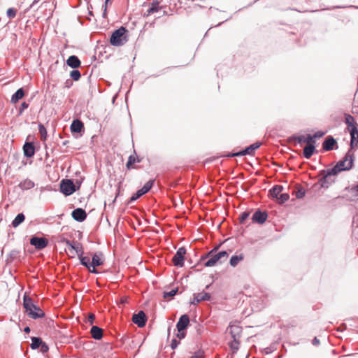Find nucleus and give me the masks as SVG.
<instances>
[{
    "instance_id": "1",
    "label": "nucleus",
    "mask_w": 358,
    "mask_h": 358,
    "mask_svg": "<svg viewBox=\"0 0 358 358\" xmlns=\"http://www.w3.org/2000/svg\"><path fill=\"white\" fill-rule=\"evenodd\" d=\"M343 122L350 136V148L348 150L355 152L358 149V124L356 119L350 114L345 113Z\"/></svg>"
},
{
    "instance_id": "2",
    "label": "nucleus",
    "mask_w": 358,
    "mask_h": 358,
    "mask_svg": "<svg viewBox=\"0 0 358 358\" xmlns=\"http://www.w3.org/2000/svg\"><path fill=\"white\" fill-rule=\"evenodd\" d=\"M355 155L354 152L348 150L344 157L331 168V171L338 174L342 171H350L355 166Z\"/></svg>"
},
{
    "instance_id": "3",
    "label": "nucleus",
    "mask_w": 358,
    "mask_h": 358,
    "mask_svg": "<svg viewBox=\"0 0 358 358\" xmlns=\"http://www.w3.org/2000/svg\"><path fill=\"white\" fill-rule=\"evenodd\" d=\"M229 254L226 251H220L217 252V248H214L210 250L208 254L203 257V259H207L203 263L206 267H211L217 265V264H222L225 262L228 258Z\"/></svg>"
},
{
    "instance_id": "4",
    "label": "nucleus",
    "mask_w": 358,
    "mask_h": 358,
    "mask_svg": "<svg viewBox=\"0 0 358 358\" xmlns=\"http://www.w3.org/2000/svg\"><path fill=\"white\" fill-rule=\"evenodd\" d=\"M23 307L27 315L32 319L36 320L43 318L45 316L43 310L36 306L29 296H24Z\"/></svg>"
},
{
    "instance_id": "5",
    "label": "nucleus",
    "mask_w": 358,
    "mask_h": 358,
    "mask_svg": "<svg viewBox=\"0 0 358 358\" xmlns=\"http://www.w3.org/2000/svg\"><path fill=\"white\" fill-rule=\"evenodd\" d=\"M337 175V173H334L331 171V168L320 171L319 173L320 180L318 183L315 182V188H316L317 185H320V187L322 188H328L334 182V180L332 179V176Z\"/></svg>"
},
{
    "instance_id": "6",
    "label": "nucleus",
    "mask_w": 358,
    "mask_h": 358,
    "mask_svg": "<svg viewBox=\"0 0 358 358\" xmlns=\"http://www.w3.org/2000/svg\"><path fill=\"white\" fill-rule=\"evenodd\" d=\"M127 30L124 27L116 29L113 32L110 42L113 46H121L127 41V36L125 35Z\"/></svg>"
},
{
    "instance_id": "7",
    "label": "nucleus",
    "mask_w": 358,
    "mask_h": 358,
    "mask_svg": "<svg viewBox=\"0 0 358 358\" xmlns=\"http://www.w3.org/2000/svg\"><path fill=\"white\" fill-rule=\"evenodd\" d=\"M60 190L64 195L69 196L76 191V188L72 180L63 179L60 183Z\"/></svg>"
},
{
    "instance_id": "8",
    "label": "nucleus",
    "mask_w": 358,
    "mask_h": 358,
    "mask_svg": "<svg viewBox=\"0 0 358 358\" xmlns=\"http://www.w3.org/2000/svg\"><path fill=\"white\" fill-rule=\"evenodd\" d=\"M322 149L323 152L338 149L337 140L331 135L327 136L322 143Z\"/></svg>"
},
{
    "instance_id": "9",
    "label": "nucleus",
    "mask_w": 358,
    "mask_h": 358,
    "mask_svg": "<svg viewBox=\"0 0 358 358\" xmlns=\"http://www.w3.org/2000/svg\"><path fill=\"white\" fill-rule=\"evenodd\" d=\"M186 249L184 247L180 248L172 259L173 265L177 267H182L184 266L185 255Z\"/></svg>"
},
{
    "instance_id": "10",
    "label": "nucleus",
    "mask_w": 358,
    "mask_h": 358,
    "mask_svg": "<svg viewBox=\"0 0 358 358\" xmlns=\"http://www.w3.org/2000/svg\"><path fill=\"white\" fill-rule=\"evenodd\" d=\"M30 244L36 250H42L48 245V241L44 237L33 236L30 239Z\"/></svg>"
},
{
    "instance_id": "11",
    "label": "nucleus",
    "mask_w": 358,
    "mask_h": 358,
    "mask_svg": "<svg viewBox=\"0 0 358 358\" xmlns=\"http://www.w3.org/2000/svg\"><path fill=\"white\" fill-rule=\"evenodd\" d=\"M132 321L138 327H143L147 322V316L143 310H140L133 315Z\"/></svg>"
},
{
    "instance_id": "12",
    "label": "nucleus",
    "mask_w": 358,
    "mask_h": 358,
    "mask_svg": "<svg viewBox=\"0 0 358 358\" xmlns=\"http://www.w3.org/2000/svg\"><path fill=\"white\" fill-rule=\"evenodd\" d=\"M260 145H261L260 143H255L249 145L244 150H243L238 152L232 154V156H244V155H253L254 151L255 150H257V148H259L260 147Z\"/></svg>"
},
{
    "instance_id": "13",
    "label": "nucleus",
    "mask_w": 358,
    "mask_h": 358,
    "mask_svg": "<svg viewBox=\"0 0 358 358\" xmlns=\"http://www.w3.org/2000/svg\"><path fill=\"white\" fill-rule=\"evenodd\" d=\"M210 299V294L208 292H201L194 294L193 301L191 302L192 304L196 305L199 303L204 301H209Z\"/></svg>"
},
{
    "instance_id": "14",
    "label": "nucleus",
    "mask_w": 358,
    "mask_h": 358,
    "mask_svg": "<svg viewBox=\"0 0 358 358\" xmlns=\"http://www.w3.org/2000/svg\"><path fill=\"white\" fill-rule=\"evenodd\" d=\"M71 215L75 220L80 222L84 221L87 217V213L85 210L80 208L73 210L72 211Z\"/></svg>"
},
{
    "instance_id": "15",
    "label": "nucleus",
    "mask_w": 358,
    "mask_h": 358,
    "mask_svg": "<svg viewBox=\"0 0 358 358\" xmlns=\"http://www.w3.org/2000/svg\"><path fill=\"white\" fill-rule=\"evenodd\" d=\"M189 323V318L187 315H182L176 324L178 332L184 331L188 327Z\"/></svg>"
},
{
    "instance_id": "16",
    "label": "nucleus",
    "mask_w": 358,
    "mask_h": 358,
    "mask_svg": "<svg viewBox=\"0 0 358 358\" xmlns=\"http://www.w3.org/2000/svg\"><path fill=\"white\" fill-rule=\"evenodd\" d=\"M267 217L268 215L266 212L258 210L253 214L252 219L254 222L262 224L266 222Z\"/></svg>"
},
{
    "instance_id": "17",
    "label": "nucleus",
    "mask_w": 358,
    "mask_h": 358,
    "mask_svg": "<svg viewBox=\"0 0 358 358\" xmlns=\"http://www.w3.org/2000/svg\"><path fill=\"white\" fill-rule=\"evenodd\" d=\"M293 138L299 144L307 143L308 145L313 142V136L310 134L295 135Z\"/></svg>"
},
{
    "instance_id": "18",
    "label": "nucleus",
    "mask_w": 358,
    "mask_h": 358,
    "mask_svg": "<svg viewBox=\"0 0 358 358\" xmlns=\"http://www.w3.org/2000/svg\"><path fill=\"white\" fill-rule=\"evenodd\" d=\"M227 331L231 334L232 338L240 339L242 328L238 325H230L227 328Z\"/></svg>"
},
{
    "instance_id": "19",
    "label": "nucleus",
    "mask_w": 358,
    "mask_h": 358,
    "mask_svg": "<svg viewBox=\"0 0 358 358\" xmlns=\"http://www.w3.org/2000/svg\"><path fill=\"white\" fill-rule=\"evenodd\" d=\"M24 155L27 157H31L35 153V147L31 142H26L23 146Z\"/></svg>"
},
{
    "instance_id": "20",
    "label": "nucleus",
    "mask_w": 358,
    "mask_h": 358,
    "mask_svg": "<svg viewBox=\"0 0 358 358\" xmlns=\"http://www.w3.org/2000/svg\"><path fill=\"white\" fill-rule=\"evenodd\" d=\"M66 64L69 66L73 69H77L80 66V61L76 55L70 56L66 60Z\"/></svg>"
},
{
    "instance_id": "21",
    "label": "nucleus",
    "mask_w": 358,
    "mask_h": 358,
    "mask_svg": "<svg viewBox=\"0 0 358 358\" xmlns=\"http://www.w3.org/2000/svg\"><path fill=\"white\" fill-rule=\"evenodd\" d=\"M90 333L94 339L100 340L103 337V330L97 326H92Z\"/></svg>"
},
{
    "instance_id": "22",
    "label": "nucleus",
    "mask_w": 358,
    "mask_h": 358,
    "mask_svg": "<svg viewBox=\"0 0 358 358\" xmlns=\"http://www.w3.org/2000/svg\"><path fill=\"white\" fill-rule=\"evenodd\" d=\"M83 127V123L80 120H74L71 125V131L73 133H80Z\"/></svg>"
},
{
    "instance_id": "23",
    "label": "nucleus",
    "mask_w": 358,
    "mask_h": 358,
    "mask_svg": "<svg viewBox=\"0 0 358 358\" xmlns=\"http://www.w3.org/2000/svg\"><path fill=\"white\" fill-rule=\"evenodd\" d=\"M24 96V91L22 88L18 89L12 96L11 102L13 103H16L21 99H22Z\"/></svg>"
},
{
    "instance_id": "24",
    "label": "nucleus",
    "mask_w": 358,
    "mask_h": 358,
    "mask_svg": "<svg viewBox=\"0 0 358 358\" xmlns=\"http://www.w3.org/2000/svg\"><path fill=\"white\" fill-rule=\"evenodd\" d=\"M19 187L23 190H27L34 187V182L29 179H25L20 182Z\"/></svg>"
},
{
    "instance_id": "25",
    "label": "nucleus",
    "mask_w": 358,
    "mask_h": 358,
    "mask_svg": "<svg viewBox=\"0 0 358 358\" xmlns=\"http://www.w3.org/2000/svg\"><path fill=\"white\" fill-rule=\"evenodd\" d=\"M306 187L303 185H297L295 187L294 192L295 193L296 197L297 199H302L306 192Z\"/></svg>"
},
{
    "instance_id": "26",
    "label": "nucleus",
    "mask_w": 358,
    "mask_h": 358,
    "mask_svg": "<svg viewBox=\"0 0 358 358\" xmlns=\"http://www.w3.org/2000/svg\"><path fill=\"white\" fill-rule=\"evenodd\" d=\"M101 253H95L92 256V266H99L103 264V262L101 259Z\"/></svg>"
},
{
    "instance_id": "27",
    "label": "nucleus",
    "mask_w": 358,
    "mask_h": 358,
    "mask_svg": "<svg viewBox=\"0 0 358 358\" xmlns=\"http://www.w3.org/2000/svg\"><path fill=\"white\" fill-rule=\"evenodd\" d=\"M283 189L282 186L276 185L273 186L269 191L270 194L275 198H278Z\"/></svg>"
},
{
    "instance_id": "28",
    "label": "nucleus",
    "mask_w": 358,
    "mask_h": 358,
    "mask_svg": "<svg viewBox=\"0 0 358 358\" xmlns=\"http://www.w3.org/2000/svg\"><path fill=\"white\" fill-rule=\"evenodd\" d=\"M313 155V142L307 145L303 150V156L306 159L310 158Z\"/></svg>"
},
{
    "instance_id": "29",
    "label": "nucleus",
    "mask_w": 358,
    "mask_h": 358,
    "mask_svg": "<svg viewBox=\"0 0 358 358\" xmlns=\"http://www.w3.org/2000/svg\"><path fill=\"white\" fill-rule=\"evenodd\" d=\"M25 219V216L23 213H19L17 215V216L15 217V219L12 222V226L13 227H18L21 223L24 222Z\"/></svg>"
},
{
    "instance_id": "30",
    "label": "nucleus",
    "mask_w": 358,
    "mask_h": 358,
    "mask_svg": "<svg viewBox=\"0 0 358 358\" xmlns=\"http://www.w3.org/2000/svg\"><path fill=\"white\" fill-rule=\"evenodd\" d=\"M78 258L83 266H85L87 268L92 267V262H90L89 257H84L83 255H81V256H78Z\"/></svg>"
},
{
    "instance_id": "31",
    "label": "nucleus",
    "mask_w": 358,
    "mask_h": 358,
    "mask_svg": "<svg viewBox=\"0 0 358 358\" xmlns=\"http://www.w3.org/2000/svg\"><path fill=\"white\" fill-rule=\"evenodd\" d=\"M43 342L41 338L39 337H32L31 338V348L33 350H36L41 345Z\"/></svg>"
},
{
    "instance_id": "32",
    "label": "nucleus",
    "mask_w": 358,
    "mask_h": 358,
    "mask_svg": "<svg viewBox=\"0 0 358 358\" xmlns=\"http://www.w3.org/2000/svg\"><path fill=\"white\" fill-rule=\"evenodd\" d=\"M243 259V256L241 255H234L230 259V265L233 267H235L238 265V264Z\"/></svg>"
},
{
    "instance_id": "33",
    "label": "nucleus",
    "mask_w": 358,
    "mask_h": 358,
    "mask_svg": "<svg viewBox=\"0 0 358 358\" xmlns=\"http://www.w3.org/2000/svg\"><path fill=\"white\" fill-rule=\"evenodd\" d=\"M38 131H39L41 140L42 141H45L47 139V136H48L47 130H46L45 127L42 124H38Z\"/></svg>"
},
{
    "instance_id": "34",
    "label": "nucleus",
    "mask_w": 358,
    "mask_h": 358,
    "mask_svg": "<svg viewBox=\"0 0 358 358\" xmlns=\"http://www.w3.org/2000/svg\"><path fill=\"white\" fill-rule=\"evenodd\" d=\"M240 341L239 339L233 338V341L229 343V347L233 353H236L239 349Z\"/></svg>"
},
{
    "instance_id": "35",
    "label": "nucleus",
    "mask_w": 358,
    "mask_h": 358,
    "mask_svg": "<svg viewBox=\"0 0 358 358\" xmlns=\"http://www.w3.org/2000/svg\"><path fill=\"white\" fill-rule=\"evenodd\" d=\"M153 184H154V180H150L140 189L143 192V194H146L147 192H148L150 190V189L153 186Z\"/></svg>"
},
{
    "instance_id": "36",
    "label": "nucleus",
    "mask_w": 358,
    "mask_h": 358,
    "mask_svg": "<svg viewBox=\"0 0 358 358\" xmlns=\"http://www.w3.org/2000/svg\"><path fill=\"white\" fill-rule=\"evenodd\" d=\"M327 131H322V130H318L315 131V141L317 139H320L322 137H323L326 134ZM317 153V150L316 149V145H315V154Z\"/></svg>"
},
{
    "instance_id": "37",
    "label": "nucleus",
    "mask_w": 358,
    "mask_h": 358,
    "mask_svg": "<svg viewBox=\"0 0 358 358\" xmlns=\"http://www.w3.org/2000/svg\"><path fill=\"white\" fill-rule=\"evenodd\" d=\"M159 8L158 2L152 3L150 8L148 10V15L157 12Z\"/></svg>"
},
{
    "instance_id": "38",
    "label": "nucleus",
    "mask_w": 358,
    "mask_h": 358,
    "mask_svg": "<svg viewBox=\"0 0 358 358\" xmlns=\"http://www.w3.org/2000/svg\"><path fill=\"white\" fill-rule=\"evenodd\" d=\"M75 245V248L73 250L76 251L78 257V256H81V255H83L84 253V251H83V246L81 245V243H80L79 242L76 241V243Z\"/></svg>"
},
{
    "instance_id": "39",
    "label": "nucleus",
    "mask_w": 358,
    "mask_h": 358,
    "mask_svg": "<svg viewBox=\"0 0 358 358\" xmlns=\"http://www.w3.org/2000/svg\"><path fill=\"white\" fill-rule=\"evenodd\" d=\"M70 76L73 80L77 81L80 78L81 74L78 70L74 69L73 71H71Z\"/></svg>"
},
{
    "instance_id": "40",
    "label": "nucleus",
    "mask_w": 358,
    "mask_h": 358,
    "mask_svg": "<svg viewBox=\"0 0 358 358\" xmlns=\"http://www.w3.org/2000/svg\"><path fill=\"white\" fill-rule=\"evenodd\" d=\"M136 162H139L140 160H136V157L133 155H130L129 157V159H128V161H127V167L128 169H130L131 167H132V165Z\"/></svg>"
},
{
    "instance_id": "41",
    "label": "nucleus",
    "mask_w": 358,
    "mask_h": 358,
    "mask_svg": "<svg viewBox=\"0 0 358 358\" xmlns=\"http://www.w3.org/2000/svg\"><path fill=\"white\" fill-rule=\"evenodd\" d=\"M177 292H178V288L173 289H171L169 292H164V294H163V296H164V299H168V298L173 297V296H174L176 294Z\"/></svg>"
},
{
    "instance_id": "42",
    "label": "nucleus",
    "mask_w": 358,
    "mask_h": 358,
    "mask_svg": "<svg viewBox=\"0 0 358 358\" xmlns=\"http://www.w3.org/2000/svg\"><path fill=\"white\" fill-rule=\"evenodd\" d=\"M6 14L9 19H13L16 16L17 10L13 8H10L7 10Z\"/></svg>"
},
{
    "instance_id": "43",
    "label": "nucleus",
    "mask_w": 358,
    "mask_h": 358,
    "mask_svg": "<svg viewBox=\"0 0 358 358\" xmlns=\"http://www.w3.org/2000/svg\"><path fill=\"white\" fill-rule=\"evenodd\" d=\"M352 226L353 228L352 233L355 236H358V218L357 220L355 217L353 218V222H352Z\"/></svg>"
},
{
    "instance_id": "44",
    "label": "nucleus",
    "mask_w": 358,
    "mask_h": 358,
    "mask_svg": "<svg viewBox=\"0 0 358 358\" xmlns=\"http://www.w3.org/2000/svg\"><path fill=\"white\" fill-rule=\"evenodd\" d=\"M289 198V196L288 194L280 193V197L279 198L278 197V199L279 200V202L280 203H283L286 202L287 201H288Z\"/></svg>"
},
{
    "instance_id": "45",
    "label": "nucleus",
    "mask_w": 358,
    "mask_h": 358,
    "mask_svg": "<svg viewBox=\"0 0 358 358\" xmlns=\"http://www.w3.org/2000/svg\"><path fill=\"white\" fill-rule=\"evenodd\" d=\"M144 195L143 192L141 191V189H138L135 194L132 195V196L130 198V202H133L136 200H137L138 198Z\"/></svg>"
},
{
    "instance_id": "46",
    "label": "nucleus",
    "mask_w": 358,
    "mask_h": 358,
    "mask_svg": "<svg viewBox=\"0 0 358 358\" xmlns=\"http://www.w3.org/2000/svg\"><path fill=\"white\" fill-rule=\"evenodd\" d=\"M62 242L65 243H66V245L67 246H69V248H70L71 250H74V248H75V245H76V241H73V242H71V241H69V240H68V239L64 238V239H63V241H62Z\"/></svg>"
},
{
    "instance_id": "47",
    "label": "nucleus",
    "mask_w": 358,
    "mask_h": 358,
    "mask_svg": "<svg viewBox=\"0 0 358 358\" xmlns=\"http://www.w3.org/2000/svg\"><path fill=\"white\" fill-rule=\"evenodd\" d=\"M189 358H204V352L203 350H198L194 353Z\"/></svg>"
},
{
    "instance_id": "48",
    "label": "nucleus",
    "mask_w": 358,
    "mask_h": 358,
    "mask_svg": "<svg viewBox=\"0 0 358 358\" xmlns=\"http://www.w3.org/2000/svg\"><path fill=\"white\" fill-rule=\"evenodd\" d=\"M29 107V104L27 102H22L19 108V114L21 115L25 109Z\"/></svg>"
},
{
    "instance_id": "49",
    "label": "nucleus",
    "mask_w": 358,
    "mask_h": 358,
    "mask_svg": "<svg viewBox=\"0 0 358 358\" xmlns=\"http://www.w3.org/2000/svg\"><path fill=\"white\" fill-rule=\"evenodd\" d=\"M249 213L243 212L240 216V222L243 223L244 221L248 217Z\"/></svg>"
},
{
    "instance_id": "50",
    "label": "nucleus",
    "mask_w": 358,
    "mask_h": 358,
    "mask_svg": "<svg viewBox=\"0 0 358 358\" xmlns=\"http://www.w3.org/2000/svg\"><path fill=\"white\" fill-rule=\"evenodd\" d=\"M94 320H95L94 315L91 313L88 315V317L87 319V322H89L90 324H92L94 323Z\"/></svg>"
},
{
    "instance_id": "51",
    "label": "nucleus",
    "mask_w": 358,
    "mask_h": 358,
    "mask_svg": "<svg viewBox=\"0 0 358 358\" xmlns=\"http://www.w3.org/2000/svg\"><path fill=\"white\" fill-rule=\"evenodd\" d=\"M179 344V341H178L176 339H173L171 341V347L172 349H176Z\"/></svg>"
},
{
    "instance_id": "52",
    "label": "nucleus",
    "mask_w": 358,
    "mask_h": 358,
    "mask_svg": "<svg viewBox=\"0 0 358 358\" xmlns=\"http://www.w3.org/2000/svg\"><path fill=\"white\" fill-rule=\"evenodd\" d=\"M351 191L356 192V196H358V183L351 187Z\"/></svg>"
},
{
    "instance_id": "53",
    "label": "nucleus",
    "mask_w": 358,
    "mask_h": 358,
    "mask_svg": "<svg viewBox=\"0 0 358 358\" xmlns=\"http://www.w3.org/2000/svg\"><path fill=\"white\" fill-rule=\"evenodd\" d=\"M355 7L356 6H353V5H350V6H336L332 7L331 9L343 8H355Z\"/></svg>"
},
{
    "instance_id": "54",
    "label": "nucleus",
    "mask_w": 358,
    "mask_h": 358,
    "mask_svg": "<svg viewBox=\"0 0 358 358\" xmlns=\"http://www.w3.org/2000/svg\"><path fill=\"white\" fill-rule=\"evenodd\" d=\"M95 267H96V266H92V267H90V268H87V269H88L89 272H90V273H95V274H96V273H98L99 272H98L97 269H96V268H95Z\"/></svg>"
},
{
    "instance_id": "55",
    "label": "nucleus",
    "mask_w": 358,
    "mask_h": 358,
    "mask_svg": "<svg viewBox=\"0 0 358 358\" xmlns=\"http://www.w3.org/2000/svg\"><path fill=\"white\" fill-rule=\"evenodd\" d=\"M72 81L71 80H67L65 83V86L66 87H70L72 85Z\"/></svg>"
},
{
    "instance_id": "56",
    "label": "nucleus",
    "mask_w": 358,
    "mask_h": 358,
    "mask_svg": "<svg viewBox=\"0 0 358 358\" xmlns=\"http://www.w3.org/2000/svg\"><path fill=\"white\" fill-rule=\"evenodd\" d=\"M41 348L43 352H46L48 350V346L45 343H42Z\"/></svg>"
},
{
    "instance_id": "57",
    "label": "nucleus",
    "mask_w": 358,
    "mask_h": 358,
    "mask_svg": "<svg viewBox=\"0 0 358 358\" xmlns=\"http://www.w3.org/2000/svg\"><path fill=\"white\" fill-rule=\"evenodd\" d=\"M110 0H106L105 1V4H104V11H103V16L106 15V8H107V3Z\"/></svg>"
},
{
    "instance_id": "58",
    "label": "nucleus",
    "mask_w": 358,
    "mask_h": 358,
    "mask_svg": "<svg viewBox=\"0 0 358 358\" xmlns=\"http://www.w3.org/2000/svg\"><path fill=\"white\" fill-rule=\"evenodd\" d=\"M185 334L184 333H182V331L179 332V334H178V337L179 338H185Z\"/></svg>"
},
{
    "instance_id": "59",
    "label": "nucleus",
    "mask_w": 358,
    "mask_h": 358,
    "mask_svg": "<svg viewBox=\"0 0 358 358\" xmlns=\"http://www.w3.org/2000/svg\"><path fill=\"white\" fill-rule=\"evenodd\" d=\"M319 344H320V340L316 336H315V346L318 345Z\"/></svg>"
},
{
    "instance_id": "60",
    "label": "nucleus",
    "mask_w": 358,
    "mask_h": 358,
    "mask_svg": "<svg viewBox=\"0 0 358 358\" xmlns=\"http://www.w3.org/2000/svg\"><path fill=\"white\" fill-rule=\"evenodd\" d=\"M30 328L29 327H26L24 329V331L26 332V333H29L30 332Z\"/></svg>"
},
{
    "instance_id": "61",
    "label": "nucleus",
    "mask_w": 358,
    "mask_h": 358,
    "mask_svg": "<svg viewBox=\"0 0 358 358\" xmlns=\"http://www.w3.org/2000/svg\"><path fill=\"white\" fill-rule=\"evenodd\" d=\"M37 1H38L34 0V2L32 3V4L30 6V8H33V7H34V4H35L36 3H37Z\"/></svg>"
}]
</instances>
